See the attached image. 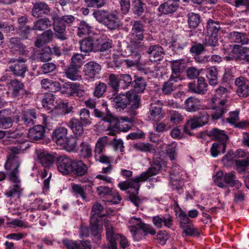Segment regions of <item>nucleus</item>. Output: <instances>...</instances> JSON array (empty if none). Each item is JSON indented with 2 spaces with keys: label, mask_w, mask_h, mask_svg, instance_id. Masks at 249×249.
<instances>
[{
  "label": "nucleus",
  "mask_w": 249,
  "mask_h": 249,
  "mask_svg": "<svg viewBox=\"0 0 249 249\" xmlns=\"http://www.w3.org/2000/svg\"><path fill=\"white\" fill-rule=\"evenodd\" d=\"M188 43L184 41L182 43H179L176 41H172L169 45V48L173 52V54H178L181 55L185 53L186 48L187 47Z\"/></svg>",
  "instance_id": "79ce46f5"
},
{
  "label": "nucleus",
  "mask_w": 249,
  "mask_h": 249,
  "mask_svg": "<svg viewBox=\"0 0 249 249\" xmlns=\"http://www.w3.org/2000/svg\"><path fill=\"white\" fill-rule=\"evenodd\" d=\"M208 135L216 142H227L229 137L224 130L215 128L208 132Z\"/></svg>",
  "instance_id": "c9c22d12"
},
{
  "label": "nucleus",
  "mask_w": 249,
  "mask_h": 249,
  "mask_svg": "<svg viewBox=\"0 0 249 249\" xmlns=\"http://www.w3.org/2000/svg\"><path fill=\"white\" fill-rule=\"evenodd\" d=\"M52 25V22L48 18H41L34 22L33 29L35 31H44Z\"/></svg>",
  "instance_id": "a19ab883"
},
{
  "label": "nucleus",
  "mask_w": 249,
  "mask_h": 249,
  "mask_svg": "<svg viewBox=\"0 0 249 249\" xmlns=\"http://www.w3.org/2000/svg\"><path fill=\"white\" fill-rule=\"evenodd\" d=\"M101 69L102 67L99 63L94 61H91L84 65L83 72L85 75L90 78H99Z\"/></svg>",
  "instance_id": "dca6fc26"
},
{
  "label": "nucleus",
  "mask_w": 249,
  "mask_h": 249,
  "mask_svg": "<svg viewBox=\"0 0 249 249\" xmlns=\"http://www.w3.org/2000/svg\"><path fill=\"white\" fill-rule=\"evenodd\" d=\"M207 34L210 35L217 34L220 29V25L218 22L210 19L207 23Z\"/></svg>",
  "instance_id": "4d7b16f0"
},
{
  "label": "nucleus",
  "mask_w": 249,
  "mask_h": 249,
  "mask_svg": "<svg viewBox=\"0 0 249 249\" xmlns=\"http://www.w3.org/2000/svg\"><path fill=\"white\" fill-rule=\"evenodd\" d=\"M80 119L85 125H88L91 124V118L90 116V111L89 109L84 108L81 109L79 112Z\"/></svg>",
  "instance_id": "bf43d9fd"
},
{
  "label": "nucleus",
  "mask_w": 249,
  "mask_h": 249,
  "mask_svg": "<svg viewBox=\"0 0 249 249\" xmlns=\"http://www.w3.org/2000/svg\"><path fill=\"white\" fill-rule=\"evenodd\" d=\"M80 153L81 157L88 158L91 157L92 150L90 145L87 142H82L80 144Z\"/></svg>",
  "instance_id": "0e129e2a"
},
{
  "label": "nucleus",
  "mask_w": 249,
  "mask_h": 249,
  "mask_svg": "<svg viewBox=\"0 0 249 249\" xmlns=\"http://www.w3.org/2000/svg\"><path fill=\"white\" fill-rule=\"evenodd\" d=\"M144 25L141 21L135 20L132 24L130 35V43L135 46H142L141 42L144 38Z\"/></svg>",
  "instance_id": "1a4fd4ad"
},
{
  "label": "nucleus",
  "mask_w": 249,
  "mask_h": 249,
  "mask_svg": "<svg viewBox=\"0 0 249 249\" xmlns=\"http://www.w3.org/2000/svg\"><path fill=\"white\" fill-rule=\"evenodd\" d=\"M244 51L245 47H242L240 45H234L231 53L225 56L224 59L226 61L243 60L245 58L244 56Z\"/></svg>",
  "instance_id": "473e14b6"
},
{
  "label": "nucleus",
  "mask_w": 249,
  "mask_h": 249,
  "mask_svg": "<svg viewBox=\"0 0 249 249\" xmlns=\"http://www.w3.org/2000/svg\"><path fill=\"white\" fill-rule=\"evenodd\" d=\"M133 81L131 88H133L137 93L143 92L147 86L145 79L141 76L134 75Z\"/></svg>",
  "instance_id": "e433bc0d"
},
{
  "label": "nucleus",
  "mask_w": 249,
  "mask_h": 249,
  "mask_svg": "<svg viewBox=\"0 0 249 249\" xmlns=\"http://www.w3.org/2000/svg\"><path fill=\"white\" fill-rule=\"evenodd\" d=\"M19 122V116L11 109L0 110V128L7 129L11 127L15 121Z\"/></svg>",
  "instance_id": "9d476101"
},
{
  "label": "nucleus",
  "mask_w": 249,
  "mask_h": 249,
  "mask_svg": "<svg viewBox=\"0 0 249 249\" xmlns=\"http://www.w3.org/2000/svg\"><path fill=\"white\" fill-rule=\"evenodd\" d=\"M230 39L231 42L240 44L248 43L249 39L246 34L238 32H231L230 33Z\"/></svg>",
  "instance_id": "de8ad7c7"
},
{
  "label": "nucleus",
  "mask_w": 249,
  "mask_h": 249,
  "mask_svg": "<svg viewBox=\"0 0 249 249\" xmlns=\"http://www.w3.org/2000/svg\"><path fill=\"white\" fill-rule=\"evenodd\" d=\"M33 26L32 27L27 25L17 29V32L19 36L23 39H27L30 35L32 31H34Z\"/></svg>",
  "instance_id": "774afa93"
},
{
  "label": "nucleus",
  "mask_w": 249,
  "mask_h": 249,
  "mask_svg": "<svg viewBox=\"0 0 249 249\" xmlns=\"http://www.w3.org/2000/svg\"><path fill=\"white\" fill-rule=\"evenodd\" d=\"M54 95L52 93H48L45 94L42 99V104L44 108L48 110H52L53 107L54 106Z\"/></svg>",
  "instance_id": "603ef678"
},
{
  "label": "nucleus",
  "mask_w": 249,
  "mask_h": 249,
  "mask_svg": "<svg viewBox=\"0 0 249 249\" xmlns=\"http://www.w3.org/2000/svg\"><path fill=\"white\" fill-rule=\"evenodd\" d=\"M107 137L100 138L98 140L97 142L96 143L94 149V152L95 153L96 157L97 156V154L100 155L103 152L107 143Z\"/></svg>",
  "instance_id": "e2e57ef3"
},
{
  "label": "nucleus",
  "mask_w": 249,
  "mask_h": 249,
  "mask_svg": "<svg viewBox=\"0 0 249 249\" xmlns=\"http://www.w3.org/2000/svg\"><path fill=\"white\" fill-rule=\"evenodd\" d=\"M208 84L204 78L199 77L197 82L195 81L188 84L189 91L193 93L204 95L207 91Z\"/></svg>",
  "instance_id": "f3484780"
},
{
  "label": "nucleus",
  "mask_w": 249,
  "mask_h": 249,
  "mask_svg": "<svg viewBox=\"0 0 249 249\" xmlns=\"http://www.w3.org/2000/svg\"><path fill=\"white\" fill-rule=\"evenodd\" d=\"M122 234H106L108 241L107 248L109 249H118L117 241L119 240L118 236Z\"/></svg>",
  "instance_id": "680f3d73"
},
{
  "label": "nucleus",
  "mask_w": 249,
  "mask_h": 249,
  "mask_svg": "<svg viewBox=\"0 0 249 249\" xmlns=\"http://www.w3.org/2000/svg\"><path fill=\"white\" fill-rule=\"evenodd\" d=\"M228 90L223 87H219L216 90L215 98L217 102H220L222 104H226L227 100Z\"/></svg>",
  "instance_id": "6e6d98bb"
},
{
  "label": "nucleus",
  "mask_w": 249,
  "mask_h": 249,
  "mask_svg": "<svg viewBox=\"0 0 249 249\" xmlns=\"http://www.w3.org/2000/svg\"><path fill=\"white\" fill-rule=\"evenodd\" d=\"M38 159L40 163L44 167H50L55 160V157L47 152H41L39 153Z\"/></svg>",
  "instance_id": "58836bf2"
},
{
  "label": "nucleus",
  "mask_w": 249,
  "mask_h": 249,
  "mask_svg": "<svg viewBox=\"0 0 249 249\" xmlns=\"http://www.w3.org/2000/svg\"><path fill=\"white\" fill-rule=\"evenodd\" d=\"M187 17L189 28L196 29L200 23L201 17L199 15L193 12L189 13Z\"/></svg>",
  "instance_id": "09e8293b"
},
{
  "label": "nucleus",
  "mask_w": 249,
  "mask_h": 249,
  "mask_svg": "<svg viewBox=\"0 0 249 249\" xmlns=\"http://www.w3.org/2000/svg\"><path fill=\"white\" fill-rule=\"evenodd\" d=\"M174 80L169 78V80L164 83L162 88V91L165 94H170L175 90L178 87Z\"/></svg>",
  "instance_id": "13d9d810"
},
{
  "label": "nucleus",
  "mask_w": 249,
  "mask_h": 249,
  "mask_svg": "<svg viewBox=\"0 0 249 249\" xmlns=\"http://www.w3.org/2000/svg\"><path fill=\"white\" fill-rule=\"evenodd\" d=\"M61 93L66 94L68 97H83L85 91L81 89L80 84L73 82H66L61 86Z\"/></svg>",
  "instance_id": "4468645a"
},
{
  "label": "nucleus",
  "mask_w": 249,
  "mask_h": 249,
  "mask_svg": "<svg viewBox=\"0 0 249 249\" xmlns=\"http://www.w3.org/2000/svg\"><path fill=\"white\" fill-rule=\"evenodd\" d=\"M51 48L45 47L42 48L38 53L37 58L41 62L49 61L52 59Z\"/></svg>",
  "instance_id": "3c124183"
},
{
  "label": "nucleus",
  "mask_w": 249,
  "mask_h": 249,
  "mask_svg": "<svg viewBox=\"0 0 249 249\" xmlns=\"http://www.w3.org/2000/svg\"><path fill=\"white\" fill-rule=\"evenodd\" d=\"M217 102L218 106H215L212 107L211 117L213 120H217L222 117L227 112L226 104H222L220 102Z\"/></svg>",
  "instance_id": "37998d69"
},
{
  "label": "nucleus",
  "mask_w": 249,
  "mask_h": 249,
  "mask_svg": "<svg viewBox=\"0 0 249 249\" xmlns=\"http://www.w3.org/2000/svg\"><path fill=\"white\" fill-rule=\"evenodd\" d=\"M153 224L158 228H161L163 225L168 228H171L173 225V218L169 214L162 217L159 215L153 216L152 218Z\"/></svg>",
  "instance_id": "2f4dec72"
},
{
  "label": "nucleus",
  "mask_w": 249,
  "mask_h": 249,
  "mask_svg": "<svg viewBox=\"0 0 249 249\" xmlns=\"http://www.w3.org/2000/svg\"><path fill=\"white\" fill-rule=\"evenodd\" d=\"M53 36V31L49 29L44 31L37 38L35 42V46L37 47H40L43 44L50 42Z\"/></svg>",
  "instance_id": "c03bdc74"
},
{
  "label": "nucleus",
  "mask_w": 249,
  "mask_h": 249,
  "mask_svg": "<svg viewBox=\"0 0 249 249\" xmlns=\"http://www.w3.org/2000/svg\"><path fill=\"white\" fill-rule=\"evenodd\" d=\"M103 225L97 216H90V228L82 225L81 233H89V232L94 233H100L102 232Z\"/></svg>",
  "instance_id": "6ab92c4d"
},
{
  "label": "nucleus",
  "mask_w": 249,
  "mask_h": 249,
  "mask_svg": "<svg viewBox=\"0 0 249 249\" xmlns=\"http://www.w3.org/2000/svg\"><path fill=\"white\" fill-rule=\"evenodd\" d=\"M146 53L149 54L151 62H156L161 60L164 54L163 49L159 45L150 46L147 49Z\"/></svg>",
  "instance_id": "bb28decb"
},
{
  "label": "nucleus",
  "mask_w": 249,
  "mask_h": 249,
  "mask_svg": "<svg viewBox=\"0 0 249 249\" xmlns=\"http://www.w3.org/2000/svg\"><path fill=\"white\" fill-rule=\"evenodd\" d=\"M160 170V168L159 166L155 167L152 166V167L149 168L146 171L143 172L141 174V177L143 179V180H147L148 179L150 181H153L155 178H151V177L158 174Z\"/></svg>",
  "instance_id": "864d4df0"
},
{
  "label": "nucleus",
  "mask_w": 249,
  "mask_h": 249,
  "mask_svg": "<svg viewBox=\"0 0 249 249\" xmlns=\"http://www.w3.org/2000/svg\"><path fill=\"white\" fill-rule=\"evenodd\" d=\"M111 13L108 10H97L93 12L92 15L99 22L104 24Z\"/></svg>",
  "instance_id": "5fc2aeb1"
},
{
  "label": "nucleus",
  "mask_w": 249,
  "mask_h": 249,
  "mask_svg": "<svg viewBox=\"0 0 249 249\" xmlns=\"http://www.w3.org/2000/svg\"><path fill=\"white\" fill-rule=\"evenodd\" d=\"M51 18L53 20L52 25L55 32V37L61 41L67 39L66 25L62 21L56 12H54L51 15Z\"/></svg>",
  "instance_id": "9b49d317"
},
{
  "label": "nucleus",
  "mask_w": 249,
  "mask_h": 249,
  "mask_svg": "<svg viewBox=\"0 0 249 249\" xmlns=\"http://www.w3.org/2000/svg\"><path fill=\"white\" fill-rule=\"evenodd\" d=\"M91 26L85 21H81L78 28L77 35L79 36L83 35H89L91 32Z\"/></svg>",
  "instance_id": "052dcab7"
},
{
  "label": "nucleus",
  "mask_w": 249,
  "mask_h": 249,
  "mask_svg": "<svg viewBox=\"0 0 249 249\" xmlns=\"http://www.w3.org/2000/svg\"><path fill=\"white\" fill-rule=\"evenodd\" d=\"M69 126L73 133L76 135H80L83 133V126H86L78 119L73 118L68 123Z\"/></svg>",
  "instance_id": "ea45409f"
},
{
  "label": "nucleus",
  "mask_w": 249,
  "mask_h": 249,
  "mask_svg": "<svg viewBox=\"0 0 249 249\" xmlns=\"http://www.w3.org/2000/svg\"><path fill=\"white\" fill-rule=\"evenodd\" d=\"M92 185L91 182L85 185L74 184L71 187V192L76 197L80 196L83 200H85L88 193L92 190Z\"/></svg>",
  "instance_id": "a878e982"
},
{
  "label": "nucleus",
  "mask_w": 249,
  "mask_h": 249,
  "mask_svg": "<svg viewBox=\"0 0 249 249\" xmlns=\"http://www.w3.org/2000/svg\"><path fill=\"white\" fill-rule=\"evenodd\" d=\"M129 222V229L131 232L136 233L141 230L145 233H156V231L151 225L143 223L140 218L131 217Z\"/></svg>",
  "instance_id": "ddd939ff"
},
{
  "label": "nucleus",
  "mask_w": 249,
  "mask_h": 249,
  "mask_svg": "<svg viewBox=\"0 0 249 249\" xmlns=\"http://www.w3.org/2000/svg\"><path fill=\"white\" fill-rule=\"evenodd\" d=\"M97 39L92 37H88L79 41L80 50L82 52L89 53L90 52H96L95 44Z\"/></svg>",
  "instance_id": "cd10ccee"
},
{
  "label": "nucleus",
  "mask_w": 249,
  "mask_h": 249,
  "mask_svg": "<svg viewBox=\"0 0 249 249\" xmlns=\"http://www.w3.org/2000/svg\"><path fill=\"white\" fill-rule=\"evenodd\" d=\"M51 10V9L48 4L44 1H39L34 4L32 13L34 17L42 18L48 15Z\"/></svg>",
  "instance_id": "5701e85b"
},
{
  "label": "nucleus",
  "mask_w": 249,
  "mask_h": 249,
  "mask_svg": "<svg viewBox=\"0 0 249 249\" xmlns=\"http://www.w3.org/2000/svg\"><path fill=\"white\" fill-rule=\"evenodd\" d=\"M236 169L239 173L245 172L249 166V158L237 159L235 160Z\"/></svg>",
  "instance_id": "69168bd1"
},
{
  "label": "nucleus",
  "mask_w": 249,
  "mask_h": 249,
  "mask_svg": "<svg viewBox=\"0 0 249 249\" xmlns=\"http://www.w3.org/2000/svg\"><path fill=\"white\" fill-rule=\"evenodd\" d=\"M96 191L99 197L106 199L107 202L117 204L122 200L119 193L112 188L100 186L97 187Z\"/></svg>",
  "instance_id": "6e6552de"
},
{
  "label": "nucleus",
  "mask_w": 249,
  "mask_h": 249,
  "mask_svg": "<svg viewBox=\"0 0 249 249\" xmlns=\"http://www.w3.org/2000/svg\"><path fill=\"white\" fill-rule=\"evenodd\" d=\"M88 167L82 160H74L71 174L75 177H82L87 174Z\"/></svg>",
  "instance_id": "7c9ffc66"
},
{
  "label": "nucleus",
  "mask_w": 249,
  "mask_h": 249,
  "mask_svg": "<svg viewBox=\"0 0 249 249\" xmlns=\"http://www.w3.org/2000/svg\"><path fill=\"white\" fill-rule=\"evenodd\" d=\"M209 116L208 113L204 111L199 113V116L188 120L183 126V131L190 136L193 134L190 132V130H193L201 127L208 123Z\"/></svg>",
  "instance_id": "0eeeda50"
},
{
  "label": "nucleus",
  "mask_w": 249,
  "mask_h": 249,
  "mask_svg": "<svg viewBox=\"0 0 249 249\" xmlns=\"http://www.w3.org/2000/svg\"><path fill=\"white\" fill-rule=\"evenodd\" d=\"M8 46L10 51L14 54L23 55L26 53V47L18 37L9 38Z\"/></svg>",
  "instance_id": "aec40b11"
},
{
  "label": "nucleus",
  "mask_w": 249,
  "mask_h": 249,
  "mask_svg": "<svg viewBox=\"0 0 249 249\" xmlns=\"http://www.w3.org/2000/svg\"><path fill=\"white\" fill-rule=\"evenodd\" d=\"M95 45L96 52H107L112 47V41L109 39L103 41L101 38H98Z\"/></svg>",
  "instance_id": "a18cd8bd"
},
{
  "label": "nucleus",
  "mask_w": 249,
  "mask_h": 249,
  "mask_svg": "<svg viewBox=\"0 0 249 249\" xmlns=\"http://www.w3.org/2000/svg\"><path fill=\"white\" fill-rule=\"evenodd\" d=\"M133 147L137 151L142 152L154 153L156 151L155 146L149 143L139 142L134 144Z\"/></svg>",
  "instance_id": "8fccbe9b"
},
{
  "label": "nucleus",
  "mask_w": 249,
  "mask_h": 249,
  "mask_svg": "<svg viewBox=\"0 0 249 249\" xmlns=\"http://www.w3.org/2000/svg\"><path fill=\"white\" fill-rule=\"evenodd\" d=\"M184 108L190 112H195L200 108V101L198 99L191 96L184 102Z\"/></svg>",
  "instance_id": "4c0bfd02"
},
{
  "label": "nucleus",
  "mask_w": 249,
  "mask_h": 249,
  "mask_svg": "<svg viewBox=\"0 0 249 249\" xmlns=\"http://www.w3.org/2000/svg\"><path fill=\"white\" fill-rule=\"evenodd\" d=\"M86 106L90 108H94V116L100 119L101 120L109 123V128L113 131L109 133L111 135H114V131H128L130 128L128 124H123L119 119L114 116L108 110L107 104H103V107L101 108H95L96 102L92 99H89L85 102Z\"/></svg>",
  "instance_id": "f257e3e1"
},
{
  "label": "nucleus",
  "mask_w": 249,
  "mask_h": 249,
  "mask_svg": "<svg viewBox=\"0 0 249 249\" xmlns=\"http://www.w3.org/2000/svg\"><path fill=\"white\" fill-rule=\"evenodd\" d=\"M176 215H178L180 226L183 229L182 233H200L198 230L194 227L192 221L181 208H179Z\"/></svg>",
  "instance_id": "f8f14e48"
},
{
  "label": "nucleus",
  "mask_w": 249,
  "mask_h": 249,
  "mask_svg": "<svg viewBox=\"0 0 249 249\" xmlns=\"http://www.w3.org/2000/svg\"><path fill=\"white\" fill-rule=\"evenodd\" d=\"M19 166V162L15 157L13 160H10L8 164L5 165V169L11 170L9 173V180L14 184L10 186L9 190L5 192V195L10 200L14 201H16L20 197L23 190L21 186L20 181L18 177Z\"/></svg>",
  "instance_id": "f03ea898"
},
{
  "label": "nucleus",
  "mask_w": 249,
  "mask_h": 249,
  "mask_svg": "<svg viewBox=\"0 0 249 249\" xmlns=\"http://www.w3.org/2000/svg\"><path fill=\"white\" fill-rule=\"evenodd\" d=\"M181 59H178L170 61L171 63L172 74L170 78L174 79L175 82H178L181 80L180 78L181 73Z\"/></svg>",
  "instance_id": "f704fd0d"
},
{
  "label": "nucleus",
  "mask_w": 249,
  "mask_h": 249,
  "mask_svg": "<svg viewBox=\"0 0 249 249\" xmlns=\"http://www.w3.org/2000/svg\"><path fill=\"white\" fill-rule=\"evenodd\" d=\"M104 25L110 30H115L121 25V23L117 16L111 13Z\"/></svg>",
  "instance_id": "49530a36"
},
{
  "label": "nucleus",
  "mask_w": 249,
  "mask_h": 249,
  "mask_svg": "<svg viewBox=\"0 0 249 249\" xmlns=\"http://www.w3.org/2000/svg\"><path fill=\"white\" fill-rule=\"evenodd\" d=\"M204 43L206 46H210L212 47H215L217 46L218 44V38L217 35H210L209 34H207L205 37Z\"/></svg>",
  "instance_id": "338daca9"
},
{
  "label": "nucleus",
  "mask_w": 249,
  "mask_h": 249,
  "mask_svg": "<svg viewBox=\"0 0 249 249\" xmlns=\"http://www.w3.org/2000/svg\"><path fill=\"white\" fill-rule=\"evenodd\" d=\"M222 180L229 186L231 187H234L237 190H239L242 186V183L236 179L234 172L226 173Z\"/></svg>",
  "instance_id": "72a5a7b5"
},
{
  "label": "nucleus",
  "mask_w": 249,
  "mask_h": 249,
  "mask_svg": "<svg viewBox=\"0 0 249 249\" xmlns=\"http://www.w3.org/2000/svg\"><path fill=\"white\" fill-rule=\"evenodd\" d=\"M37 118L36 113L35 109L31 108L23 109L21 112V121L23 124L30 126L35 124V119Z\"/></svg>",
  "instance_id": "c756f323"
},
{
  "label": "nucleus",
  "mask_w": 249,
  "mask_h": 249,
  "mask_svg": "<svg viewBox=\"0 0 249 249\" xmlns=\"http://www.w3.org/2000/svg\"><path fill=\"white\" fill-rule=\"evenodd\" d=\"M177 1L173 0H168L160 4L158 8V16H171L177 11L179 7V5L177 3Z\"/></svg>",
  "instance_id": "412c9836"
},
{
  "label": "nucleus",
  "mask_w": 249,
  "mask_h": 249,
  "mask_svg": "<svg viewBox=\"0 0 249 249\" xmlns=\"http://www.w3.org/2000/svg\"><path fill=\"white\" fill-rule=\"evenodd\" d=\"M46 131L45 127L42 125H36L28 130V137L32 142L43 139Z\"/></svg>",
  "instance_id": "b1692460"
},
{
  "label": "nucleus",
  "mask_w": 249,
  "mask_h": 249,
  "mask_svg": "<svg viewBox=\"0 0 249 249\" xmlns=\"http://www.w3.org/2000/svg\"><path fill=\"white\" fill-rule=\"evenodd\" d=\"M128 97L127 107L130 109V115L131 118H134L138 114L136 109L141 106V98L136 93H131L130 91L127 92Z\"/></svg>",
  "instance_id": "a211bd4d"
},
{
  "label": "nucleus",
  "mask_w": 249,
  "mask_h": 249,
  "mask_svg": "<svg viewBox=\"0 0 249 249\" xmlns=\"http://www.w3.org/2000/svg\"><path fill=\"white\" fill-rule=\"evenodd\" d=\"M109 99L112 107L119 111L123 110L127 107V92L126 94H119L115 97H111Z\"/></svg>",
  "instance_id": "393cba45"
},
{
  "label": "nucleus",
  "mask_w": 249,
  "mask_h": 249,
  "mask_svg": "<svg viewBox=\"0 0 249 249\" xmlns=\"http://www.w3.org/2000/svg\"><path fill=\"white\" fill-rule=\"evenodd\" d=\"M74 160L64 155L58 157L56 160V164L58 171L63 175H68L71 173Z\"/></svg>",
  "instance_id": "2eb2a0df"
},
{
  "label": "nucleus",
  "mask_w": 249,
  "mask_h": 249,
  "mask_svg": "<svg viewBox=\"0 0 249 249\" xmlns=\"http://www.w3.org/2000/svg\"><path fill=\"white\" fill-rule=\"evenodd\" d=\"M26 61L23 58L19 57L18 59L11 58L8 61L10 65L6 71L11 72L15 76L24 78L28 70Z\"/></svg>",
  "instance_id": "423d86ee"
},
{
  "label": "nucleus",
  "mask_w": 249,
  "mask_h": 249,
  "mask_svg": "<svg viewBox=\"0 0 249 249\" xmlns=\"http://www.w3.org/2000/svg\"><path fill=\"white\" fill-rule=\"evenodd\" d=\"M67 133V129L60 127L53 132L52 139L57 145L62 146L68 151H72L77 146V138L71 136H68Z\"/></svg>",
  "instance_id": "7ed1b4c3"
},
{
  "label": "nucleus",
  "mask_w": 249,
  "mask_h": 249,
  "mask_svg": "<svg viewBox=\"0 0 249 249\" xmlns=\"http://www.w3.org/2000/svg\"><path fill=\"white\" fill-rule=\"evenodd\" d=\"M133 78L129 74H110L107 80L108 86L112 89V94L115 95L119 89H128L132 87Z\"/></svg>",
  "instance_id": "20e7f679"
},
{
  "label": "nucleus",
  "mask_w": 249,
  "mask_h": 249,
  "mask_svg": "<svg viewBox=\"0 0 249 249\" xmlns=\"http://www.w3.org/2000/svg\"><path fill=\"white\" fill-rule=\"evenodd\" d=\"M62 243L67 249H91L90 241L63 239Z\"/></svg>",
  "instance_id": "4be33fe9"
},
{
  "label": "nucleus",
  "mask_w": 249,
  "mask_h": 249,
  "mask_svg": "<svg viewBox=\"0 0 249 249\" xmlns=\"http://www.w3.org/2000/svg\"><path fill=\"white\" fill-rule=\"evenodd\" d=\"M24 84L17 79L11 80L7 83V88L14 97L27 98L32 95L29 90L24 89Z\"/></svg>",
  "instance_id": "39448f33"
},
{
  "label": "nucleus",
  "mask_w": 249,
  "mask_h": 249,
  "mask_svg": "<svg viewBox=\"0 0 249 249\" xmlns=\"http://www.w3.org/2000/svg\"><path fill=\"white\" fill-rule=\"evenodd\" d=\"M147 10L146 4L143 0H132L131 1V11L135 18L142 16Z\"/></svg>",
  "instance_id": "c85d7f7f"
}]
</instances>
